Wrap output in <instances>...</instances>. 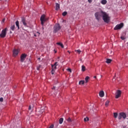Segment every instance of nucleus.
I'll use <instances>...</instances> for the list:
<instances>
[{
  "instance_id": "39448f33",
  "label": "nucleus",
  "mask_w": 128,
  "mask_h": 128,
  "mask_svg": "<svg viewBox=\"0 0 128 128\" xmlns=\"http://www.w3.org/2000/svg\"><path fill=\"white\" fill-rule=\"evenodd\" d=\"M6 32H8V28H6L4 29L0 34V37L2 38H6Z\"/></svg>"
},
{
  "instance_id": "1a4fd4ad",
  "label": "nucleus",
  "mask_w": 128,
  "mask_h": 128,
  "mask_svg": "<svg viewBox=\"0 0 128 128\" xmlns=\"http://www.w3.org/2000/svg\"><path fill=\"white\" fill-rule=\"evenodd\" d=\"M26 58V54H22L20 56V62H24Z\"/></svg>"
},
{
  "instance_id": "c03bdc74",
  "label": "nucleus",
  "mask_w": 128,
  "mask_h": 128,
  "mask_svg": "<svg viewBox=\"0 0 128 128\" xmlns=\"http://www.w3.org/2000/svg\"><path fill=\"white\" fill-rule=\"evenodd\" d=\"M94 78H96V76H94Z\"/></svg>"
},
{
  "instance_id": "b1692460",
  "label": "nucleus",
  "mask_w": 128,
  "mask_h": 128,
  "mask_svg": "<svg viewBox=\"0 0 128 128\" xmlns=\"http://www.w3.org/2000/svg\"><path fill=\"white\" fill-rule=\"evenodd\" d=\"M79 84H84V80H80L79 82Z\"/></svg>"
},
{
  "instance_id": "f03ea898",
  "label": "nucleus",
  "mask_w": 128,
  "mask_h": 128,
  "mask_svg": "<svg viewBox=\"0 0 128 128\" xmlns=\"http://www.w3.org/2000/svg\"><path fill=\"white\" fill-rule=\"evenodd\" d=\"M104 11L101 10L99 12H96L94 14V16L98 20V22H100V18H102V14L104 13Z\"/></svg>"
},
{
  "instance_id": "9b49d317",
  "label": "nucleus",
  "mask_w": 128,
  "mask_h": 128,
  "mask_svg": "<svg viewBox=\"0 0 128 128\" xmlns=\"http://www.w3.org/2000/svg\"><path fill=\"white\" fill-rule=\"evenodd\" d=\"M52 74H54V70H56V64H52Z\"/></svg>"
},
{
  "instance_id": "37998d69",
  "label": "nucleus",
  "mask_w": 128,
  "mask_h": 128,
  "mask_svg": "<svg viewBox=\"0 0 128 128\" xmlns=\"http://www.w3.org/2000/svg\"><path fill=\"white\" fill-rule=\"evenodd\" d=\"M68 52L69 54H70V50H68Z\"/></svg>"
},
{
  "instance_id": "ea45409f",
  "label": "nucleus",
  "mask_w": 128,
  "mask_h": 128,
  "mask_svg": "<svg viewBox=\"0 0 128 128\" xmlns=\"http://www.w3.org/2000/svg\"><path fill=\"white\" fill-rule=\"evenodd\" d=\"M122 128H126V126H122Z\"/></svg>"
},
{
  "instance_id": "de8ad7c7",
  "label": "nucleus",
  "mask_w": 128,
  "mask_h": 128,
  "mask_svg": "<svg viewBox=\"0 0 128 128\" xmlns=\"http://www.w3.org/2000/svg\"><path fill=\"white\" fill-rule=\"evenodd\" d=\"M34 36H36V34H34Z\"/></svg>"
},
{
  "instance_id": "393cba45",
  "label": "nucleus",
  "mask_w": 128,
  "mask_h": 128,
  "mask_svg": "<svg viewBox=\"0 0 128 128\" xmlns=\"http://www.w3.org/2000/svg\"><path fill=\"white\" fill-rule=\"evenodd\" d=\"M108 104H110V100H107L105 103L106 106H108Z\"/></svg>"
},
{
  "instance_id": "2f4dec72",
  "label": "nucleus",
  "mask_w": 128,
  "mask_h": 128,
  "mask_svg": "<svg viewBox=\"0 0 128 128\" xmlns=\"http://www.w3.org/2000/svg\"><path fill=\"white\" fill-rule=\"evenodd\" d=\"M88 118L86 117V118H84V122H88Z\"/></svg>"
},
{
  "instance_id": "20e7f679",
  "label": "nucleus",
  "mask_w": 128,
  "mask_h": 128,
  "mask_svg": "<svg viewBox=\"0 0 128 128\" xmlns=\"http://www.w3.org/2000/svg\"><path fill=\"white\" fill-rule=\"evenodd\" d=\"M60 30V24H56V25L54 27L53 32H54V34H56Z\"/></svg>"
},
{
  "instance_id": "423d86ee",
  "label": "nucleus",
  "mask_w": 128,
  "mask_h": 128,
  "mask_svg": "<svg viewBox=\"0 0 128 128\" xmlns=\"http://www.w3.org/2000/svg\"><path fill=\"white\" fill-rule=\"evenodd\" d=\"M40 22H41V24L42 26H44V24L45 22H46L48 18L46 17V16L44 15H42L40 18Z\"/></svg>"
},
{
  "instance_id": "3c124183",
  "label": "nucleus",
  "mask_w": 128,
  "mask_h": 128,
  "mask_svg": "<svg viewBox=\"0 0 128 128\" xmlns=\"http://www.w3.org/2000/svg\"><path fill=\"white\" fill-rule=\"evenodd\" d=\"M29 64H30V62Z\"/></svg>"
},
{
  "instance_id": "c9c22d12",
  "label": "nucleus",
  "mask_w": 128,
  "mask_h": 128,
  "mask_svg": "<svg viewBox=\"0 0 128 128\" xmlns=\"http://www.w3.org/2000/svg\"><path fill=\"white\" fill-rule=\"evenodd\" d=\"M88 2H90V4L92 2V0H88Z\"/></svg>"
},
{
  "instance_id": "a878e982",
  "label": "nucleus",
  "mask_w": 128,
  "mask_h": 128,
  "mask_svg": "<svg viewBox=\"0 0 128 128\" xmlns=\"http://www.w3.org/2000/svg\"><path fill=\"white\" fill-rule=\"evenodd\" d=\"M75 52H76L78 53V54H80V52H82V51L80 50H75Z\"/></svg>"
},
{
  "instance_id": "79ce46f5",
  "label": "nucleus",
  "mask_w": 128,
  "mask_h": 128,
  "mask_svg": "<svg viewBox=\"0 0 128 128\" xmlns=\"http://www.w3.org/2000/svg\"><path fill=\"white\" fill-rule=\"evenodd\" d=\"M37 34H38V36H40V34L38 32H37Z\"/></svg>"
},
{
  "instance_id": "4c0bfd02",
  "label": "nucleus",
  "mask_w": 128,
  "mask_h": 128,
  "mask_svg": "<svg viewBox=\"0 0 128 128\" xmlns=\"http://www.w3.org/2000/svg\"><path fill=\"white\" fill-rule=\"evenodd\" d=\"M38 62H40V58H38Z\"/></svg>"
},
{
  "instance_id": "f3484780",
  "label": "nucleus",
  "mask_w": 128,
  "mask_h": 128,
  "mask_svg": "<svg viewBox=\"0 0 128 128\" xmlns=\"http://www.w3.org/2000/svg\"><path fill=\"white\" fill-rule=\"evenodd\" d=\"M56 44H58V46H60L62 48H64V44H62V42H57Z\"/></svg>"
},
{
  "instance_id": "e433bc0d",
  "label": "nucleus",
  "mask_w": 128,
  "mask_h": 128,
  "mask_svg": "<svg viewBox=\"0 0 128 128\" xmlns=\"http://www.w3.org/2000/svg\"><path fill=\"white\" fill-rule=\"evenodd\" d=\"M49 128H54V125H53V124L51 125V126L49 127Z\"/></svg>"
},
{
  "instance_id": "58836bf2",
  "label": "nucleus",
  "mask_w": 128,
  "mask_h": 128,
  "mask_svg": "<svg viewBox=\"0 0 128 128\" xmlns=\"http://www.w3.org/2000/svg\"><path fill=\"white\" fill-rule=\"evenodd\" d=\"M52 90H56V86H53V88H52Z\"/></svg>"
},
{
  "instance_id": "bb28decb",
  "label": "nucleus",
  "mask_w": 128,
  "mask_h": 128,
  "mask_svg": "<svg viewBox=\"0 0 128 128\" xmlns=\"http://www.w3.org/2000/svg\"><path fill=\"white\" fill-rule=\"evenodd\" d=\"M32 105H30L28 107V110H30V112H32Z\"/></svg>"
},
{
  "instance_id": "473e14b6",
  "label": "nucleus",
  "mask_w": 128,
  "mask_h": 128,
  "mask_svg": "<svg viewBox=\"0 0 128 128\" xmlns=\"http://www.w3.org/2000/svg\"><path fill=\"white\" fill-rule=\"evenodd\" d=\"M0 102H4V98H0Z\"/></svg>"
},
{
  "instance_id": "72a5a7b5",
  "label": "nucleus",
  "mask_w": 128,
  "mask_h": 128,
  "mask_svg": "<svg viewBox=\"0 0 128 128\" xmlns=\"http://www.w3.org/2000/svg\"><path fill=\"white\" fill-rule=\"evenodd\" d=\"M67 70H68V72H72V69H70V68H68L67 69Z\"/></svg>"
},
{
  "instance_id": "4be33fe9",
  "label": "nucleus",
  "mask_w": 128,
  "mask_h": 128,
  "mask_svg": "<svg viewBox=\"0 0 128 128\" xmlns=\"http://www.w3.org/2000/svg\"><path fill=\"white\" fill-rule=\"evenodd\" d=\"M118 112L114 113V118H118Z\"/></svg>"
},
{
  "instance_id": "7c9ffc66",
  "label": "nucleus",
  "mask_w": 128,
  "mask_h": 128,
  "mask_svg": "<svg viewBox=\"0 0 128 128\" xmlns=\"http://www.w3.org/2000/svg\"><path fill=\"white\" fill-rule=\"evenodd\" d=\"M67 120L68 122H72V118H68Z\"/></svg>"
},
{
  "instance_id": "f8f14e48",
  "label": "nucleus",
  "mask_w": 128,
  "mask_h": 128,
  "mask_svg": "<svg viewBox=\"0 0 128 128\" xmlns=\"http://www.w3.org/2000/svg\"><path fill=\"white\" fill-rule=\"evenodd\" d=\"M99 96L100 98H104V92L103 90L100 91L99 93Z\"/></svg>"
},
{
  "instance_id": "4468645a",
  "label": "nucleus",
  "mask_w": 128,
  "mask_h": 128,
  "mask_svg": "<svg viewBox=\"0 0 128 128\" xmlns=\"http://www.w3.org/2000/svg\"><path fill=\"white\" fill-rule=\"evenodd\" d=\"M100 2L102 4H103L104 6L105 4H106L108 1L106 0H101Z\"/></svg>"
},
{
  "instance_id": "cd10ccee",
  "label": "nucleus",
  "mask_w": 128,
  "mask_h": 128,
  "mask_svg": "<svg viewBox=\"0 0 128 128\" xmlns=\"http://www.w3.org/2000/svg\"><path fill=\"white\" fill-rule=\"evenodd\" d=\"M63 16H66V14H68V12H63V13L62 14Z\"/></svg>"
},
{
  "instance_id": "f257e3e1",
  "label": "nucleus",
  "mask_w": 128,
  "mask_h": 128,
  "mask_svg": "<svg viewBox=\"0 0 128 128\" xmlns=\"http://www.w3.org/2000/svg\"><path fill=\"white\" fill-rule=\"evenodd\" d=\"M102 18L104 22L106 24H108L110 22V16L106 12H104L102 14Z\"/></svg>"
},
{
  "instance_id": "a211bd4d",
  "label": "nucleus",
  "mask_w": 128,
  "mask_h": 128,
  "mask_svg": "<svg viewBox=\"0 0 128 128\" xmlns=\"http://www.w3.org/2000/svg\"><path fill=\"white\" fill-rule=\"evenodd\" d=\"M63 122L64 118H60V119L59 120V124H62Z\"/></svg>"
},
{
  "instance_id": "7ed1b4c3",
  "label": "nucleus",
  "mask_w": 128,
  "mask_h": 128,
  "mask_svg": "<svg viewBox=\"0 0 128 128\" xmlns=\"http://www.w3.org/2000/svg\"><path fill=\"white\" fill-rule=\"evenodd\" d=\"M126 114L124 112H120L119 114V115L118 116V120H122V118H123L124 120H126Z\"/></svg>"
},
{
  "instance_id": "c756f323",
  "label": "nucleus",
  "mask_w": 128,
  "mask_h": 128,
  "mask_svg": "<svg viewBox=\"0 0 128 128\" xmlns=\"http://www.w3.org/2000/svg\"><path fill=\"white\" fill-rule=\"evenodd\" d=\"M14 28H15L14 25H12V26H11V28H10L12 30H14Z\"/></svg>"
},
{
  "instance_id": "dca6fc26",
  "label": "nucleus",
  "mask_w": 128,
  "mask_h": 128,
  "mask_svg": "<svg viewBox=\"0 0 128 128\" xmlns=\"http://www.w3.org/2000/svg\"><path fill=\"white\" fill-rule=\"evenodd\" d=\"M16 26H17L18 30H20V22H18V21H16Z\"/></svg>"
},
{
  "instance_id": "f704fd0d",
  "label": "nucleus",
  "mask_w": 128,
  "mask_h": 128,
  "mask_svg": "<svg viewBox=\"0 0 128 128\" xmlns=\"http://www.w3.org/2000/svg\"><path fill=\"white\" fill-rule=\"evenodd\" d=\"M120 38L122 39V40H124L125 39L124 37V36H121Z\"/></svg>"
},
{
  "instance_id": "aec40b11",
  "label": "nucleus",
  "mask_w": 128,
  "mask_h": 128,
  "mask_svg": "<svg viewBox=\"0 0 128 128\" xmlns=\"http://www.w3.org/2000/svg\"><path fill=\"white\" fill-rule=\"evenodd\" d=\"M88 80H90V77L88 76H87L85 78V81H86V83H88Z\"/></svg>"
},
{
  "instance_id": "ddd939ff",
  "label": "nucleus",
  "mask_w": 128,
  "mask_h": 128,
  "mask_svg": "<svg viewBox=\"0 0 128 128\" xmlns=\"http://www.w3.org/2000/svg\"><path fill=\"white\" fill-rule=\"evenodd\" d=\"M22 22L25 26H26V19H24V18H22Z\"/></svg>"
},
{
  "instance_id": "8fccbe9b",
  "label": "nucleus",
  "mask_w": 128,
  "mask_h": 128,
  "mask_svg": "<svg viewBox=\"0 0 128 128\" xmlns=\"http://www.w3.org/2000/svg\"><path fill=\"white\" fill-rule=\"evenodd\" d=\"M114 80V78L112 79V80Z\"/></svg>"
},
{
  "instance_id": "2eb2a0df",
  "label": "nucleus",
  "mask_w": 128,
  "mask_h": 128,
  "mask_svg": "<svg viewBox=\"0 0 128 128\" xmlns=\"http://www.w3.org/2000/svg\"><path fill=\"white\" fill-rule=\"evenodd\" d=\"M60 4L56 3V10H60Z\"/></svg>"
},
{
  "instance_id": "6e6552de",
  "label": "nucleus",
  "mask_w": 128,
  "mask_h": 128,
  "mask_svg": "<svg viewBox=\"0 0 128 128\" xmlns=\"http://www.w3.org/2000/svg\"><path fill=\"white\" fill-rule=\"evenodd\" d=\"M124 26V24L121 23L119 24H117L114 28L115 30H120Z\"/></svg>"
},
{
  "instance_id": "a18cd8bd",
  "label": "nucleus",
  "mask_w": 128,
  "mask_h": 128,
  "mask_svg": "<svg viewBox=\"0 0 128 128\" xmlns=\"http://www.w3.org/2000/svg\"><path fill=\"white\" fill-rule=\"evenodd\" d=\"M58 64L57 62H55V63H54V64Z\"/></svg>"
},
{
  "instance_id": "9d476101",
  "label": "nucleus",
  "mask_w": 128,
  "mask_h": 128,
  "mask_svg": "<svg viewBox=\"0 0 128 128\" xmlns=\"http://www.w3.org/2000/svg\"><path fill=\"white\" fill-rule=\"evenodd\" d=\"M18 52H20V50L14 49L13 50V56H16L18 54Z\"/></svg>"
},
{
  "instance_id": "0eeeda50",
  "label": "nucleus",
  "mask_w": 128,
  "mask_h": 128,
  "mask_svg": "<svg viewBox=\"0 0 128 128\" xmlns=\"http://www.w3.org/2000/svg\"><path fill=\"white\" fill-rule=\"evenodd\" d=\"M122 96V90H117L115 94V98H118Z\"/></svg>"
},
{
  "instance_id": "412c9836",
  "label": "nucleus",
  "mask_w": 128,
  "mask_h": 128,
  "mask_svg": "<svg viewBox=\"0 0 128 128\" xmlns=\"http://www.w3.org/2000/svg\"><path fill=\"white\" fill-rule=\"evenodd\" d=\"M82 72H86V66L84 65L82 66Z\"/></svg>"
},
{
  "instance_id": "6ab92c4d",
  "label": "nucleus",
  "mask_w": 128,
  "mask_h": 128,
  "mask_svg": "<svg viewBox=\"0 0 128 128\" xmlns=\"http://www.w3.org/2000/svg\"><path fill=\"white\" fill-rule=\"evenodd\" d=\"M112 60L111 59H106V64H110V62H112Z\"/></svg>"
},
{
  "instance_id": "c85d7f7f",
  "label": "nucleus",
  "mask_w": 128,
  "mask_h": 128,
  "mask_svg": "<svg viewBox=\"0 0 128 128\" xmlns=\"http://www.w3.org/2000/svg\"><path fill=\"white\" fill-rule=\"evenodd\" d=\"M40 67H41L40 65L38 66L37 67H36L37 70H40Z\"/></svg>"
},
{
  "instance_id": "5701e85b",
  "label": "nucleus",
  "mask_w": 128,
  "mask_h": 128,
  "mask_svg": "<svg viewBox=\"0 0 128 128\" xmlns=\"http://www.w3.org/2000/svg\"><path fill=\"white\" fill-rule=\"evenodd\" d=\"M44 108L42 107L41 110H40V114H44Z\"/></svg>"
},
{
  "instance_id": "a19ab883",
  "label": "nucleus",
  "mask_w": 128,
  "mask_h": 128,
  "mask_svg": "<svg viewBox=\"0 0 128 128\" xmlns=\"http://www.w3.org/2000/svg\"><path fill=\"white\" fill-rule=\"evenodd\" d=\"M4 20H6L5 19H3L2 22H4Z\"/></svg>"
},
{
  "instance_id": "09e8293b",
  "label": "nucleus",
  "mask_w": 128,
  "mask_h": 128,
  "mask_svg": "<svg viewBox=\"0 0 128 128\" xmlns=\"http://www.w3.org/2000/svg\"><path fill=\"white\" fill-rule=\"evenodd\" d=\"M58 60L60 59V57H58Z\"/></svg>"
},
{
  "instance_id": "49530a36",
  "label": "nucleus",
  "mask_w": 128,
  "mask_h": 128,
  "mask_svg": "<svg viewBox=\"0 0 128 128\" xmlns=\"http://www.w3.org/2000/svg\"><path fill=\"white\" fill-rule=\"evenodd\" d=\"M42 30H44V27L42 28Z\"/></svg>"
}]
</instances>
